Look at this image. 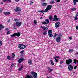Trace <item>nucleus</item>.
Listing matches in <instances>:
<instances>
[{"mask_svg":"<svg viewBox=\"0 0 78 78\" xmlns=\"http://www.w3.org/2000/svg\"><path fill=\"white\" fill-rule=\"evenodd\" d=\"M50 69H51V68L50 67H48L47 68V69L49 71V70H50Z\"/></svg>","mask_w":78,"mask_h":78,"instance_id":"nucleus-39","label":"nucleus"},{"mask_svg":"<svg viewBox=\"0 0 78 78\" xmlns=\"http://www.w3.org/2000/svg\"><path fill=\"white\" fill-rule=\"evenodd\" d=\"M15 25H16V27H19L21 26V25H22V22H17L15 24Z\"/></svg>","mask_w":78,"mask_h":78,"instance_id":"nucleus-7","label":"nucleus"},{"mask_svg":"<svg viewBox=\"0 0 78 78\" xmlns=\"http://www.w3.org/2000/svg\"><path fill=\"white\" fill-rule=\"evenodd\" d=\"M7 0H8L9 2H11V0H3V2H5V1H7Z\"/></svg>","mask_w":78,"mask_h":78,"instance_id":"nucleus-38","label":"nucleus"},{"mask_svg":"<svg viewBox=\"0 0 78 78\" xmlns=\"http://www.w3.org/2000/svg\"><path fill=\"white\" fill-rule=\"evenodd\" d=\"M22 69L20 68H19L18 70H19L20 71V70H21Z\"/></svg>","mask_w":78,"mask_h":78,"instance_id":"nucleus-54","label":"nucleus"},{"mask_svg":"<svg viewBox=\"0 0 78 78\" xmlns=\"http://www.w3.org/2000/svg\"><path fill=\"white\" fill-rule=\"evenodd\" d=\"M76 54H77V55H78V53H77Z\"/></svg>","mask_w":78,"mask_h":78,"instance_id":"nucleus-64","label":"nucleus"},{"mask_svg":"<svg viewBox=\"0 0 78 78\" xmlns=\"http://www.w3.org/2000/svg\"><path fill=\"white\" fill-rule=\"evenodd\" d=\"M40 19L41 20H42V19H43V18H42V17H41L40 18Z\"/></svg>","mask_w":78,"mask_h":78,"instance_id":"nucleus-57","label":"nucleus"},{"mask_svg":"<svg viewBox=\"0 0 78 78\" xmlns=\"http://www.w3.org/2000/svg\"><path fill=\"white\" fill-rule=\"evenodd\" d=\"M47 5V4L46 3L44 2L42 4L43 6H46Z\"/></svg>","mask_w":78,"mask_h":78,"instance_id":"nucleus-22","label":"nucleus"},{"mask_svg":"<svg viewBox=\"0 0 78 78\" xmlns=\"http://www.w3.org/2000/svg\"><path fill=\"white\" fill-rule=\"evenodd\" d=\"M58 20L59 18H57V16L56 15H54L53 21H58Z\"/></svg>","mask_w":78,"mask_h":78,"instance_id":"nucleus-10","label":"nucleus"},{"mask_svg":"<svg viewBox=\"0 0 78 78\" xmlns=\"http://www.w3.org/2000/svg\"><path fill=\"white\" fill-rule=\"evenodd\" d=\"M50 62H51V64L52 65H54V63H53V60H50Z\"/></svg>","mask_w":78,"mask_h":78,"instance_id":"nucleus-25","label":"nucleus"},{"mask_svg":"<svg viewBox=\"0 0 78 78\" xmlns=\"http://www.w3.org/2000/svg\"><path fill=\"white\" fill-rule=\"evenodd\" d=\"M66 64L68 65H69L70 64H71L72 62V60L71 59H69L66 60Z\"/></svg>","mask_w":78,"mask_h":78,"instance_id":"nucleus-4","label":"nucleus"},{"mask_svg":"<svg viewBox=\"0 0 78 78\" xmlns=\"http://www.w3.org/2000/svg\"><path fill=\"white\" fill-rule=\"evenodd\" d=\"M58 37L61 38V37H62V35H61V34L60 33L59 35H58Z\"/></svg>","mask_w":78,"mask_h":78,"instance_id":"nucleus-28","label":"nucleus"},{"mask_svg":"<svg viewBox=\"0 0 78 78\" xmlns=\"http://www.w3.org/2000/svg\"><path fill=\"white\" fill-rule=\"evenodd\" d=\"M48 34L50 37H52L53 34H52V30H49L48 32Z\"/></svg>","mask_w":78,"mask_h":78,"instance_id":"nucleus-5","label":"nucleus"},{"mask_svg":"<svg viewBox=\"0 0 78 78\" xmlns=\"http://www.w3.org/2000/svg\"><path fill=\"white\" fill-rule=\"evenodd\" d=\"M55 35L56 36H58V34L55 33Z\"/></svg>","mask_w":78,"mask_h":78,"instance_id":"nucleus-53","label":"nucleus"},{"mask_svg":"<svg viewBox=\"0 0 78 78\" xmlns=\"http://www.w3.org/2000/svg\"><path fill=\"white\" fill-rule=\"evenodd\" d=\"M14 63H12L11 65V68H13V67H14Z\"/></svg>","mask_w":78,"mask_h":78,"instance_id":"nucleus-32","label":"nucleus"},{"mask_svg":"<svg viewBox=\"0 0 78 78\" xmlns=\"http://www.w3.org/2000/svg\"><path fill=\"white\" fill-rule=\"evenodd\" d=\"M14 10L16 12H17V11H21V9L19 7H16Z\"/></svg>","mask_w":78,"mask_h":78,"instance_id":"nucleus-13","label":"nucleus"},{"mask_svg":"<svg viewBox=\"0 0 78 78\" xmlns=\"http://www.w3.org/2000/svg\"><path fill=\"white\" fill-rule=\"evenodd\" d=\"M49 10L48 9H45V10L44 11L45 12H47Z\"/></svg>","mask_w":78,"mask_h":78,"instance_id":"nucleus-27","label":"nucleus"},{"mask_svg":"<svg viewBox=\"0 0 78 78\" xmlns=\"http://www.w3.org/2000/svg\"><path fill=\"white\" fill-rule=\"evenodd\" d=\"M2 11H3V9H0V12H2Z\"/></svg>","mask_w":78,"mask_h":78,"instance_id":"nucleus-50","label":"nucleus"},{"mask_svg":"<svg viewBox=\"0 0 78 78\" xmlns=\"http://www.w3.org/2000/svg\"><path fill=\"white\" fill-rule=\"evenodd\" d=\"M56 35H54V39H55L56 38Z\"/></svg>","mask_w":78,"mask_h":78,"instance_id":"nucleus-49","label":"nucleus"},{"mask_svg":"<svg viewBox=\"0 0 78 78\" xmlns=\"http://www.w3.org/2000/svg\"><path fill=\"white\" fill-rule=\"evenodd\" d=\"M10 56H8L7 57V58L8 59H9V60H10L9 59H10Z\"/></svg>","mask_w":78,"mask_h":78,"instance_id":"nucleus-37","label":"nucleus"},{"mask_svg":"<svg viewBox=\"0 0 78 78\" xmlns=\"http://www.w3.org/2000/svg\"><path fill=\"white\" fill-rule=\"evenodd\" d=\"M33 76L34 78H37V73L34 72H31L30 73Z\"/></svg>","mask_w":78,"mask_h":78,"instance_id":"nucleus-1","label":"nucleus"},{"mask_svg":"<svg viewBox=\"0 0 78 78\" xmlns=\"http://www.w3.org/2000/svg\"><path fill=\"white\" fill-rule=\"evenodd\" d=\"M14 21L15 22H17V19H15Z\"/></svg>","mask_w":78,"mask_h":78,"instance_id":"nucleus-47","label":"nucleus"},{"mask_svg":"<svg viewBox=\"0 0 78 78\" xmlns=\"http://www.w3.org/2000/svg\"><path fill=\"white\" fill-rule=\"evenodd\" d=\"M78 17V16H75V17H74L75 20H78V17Z\"/></svg>","mask_w":78,"mask_h":78,"instance_id":"nucleus-23","label":"nucleus"},{"mask_svg":"<svg viewBox=\"0 0 78 78\" xmlns=\"http://www.w3.org/2000/svg\"><path fill=\"white\" fill-rule=\"evenodd\" d=\"M4 28H5V26H3L2 24L0 25V31H1Z\"/></svg>","mask_w":78,"mask_h":78,"instance_id":"nucleus-16","label":"nucleus"},{"mask_svg":"<svg viewBox=\"0 0 78 78\" xmlns=\"http://www.w3.org/2000/svg\"><path fill=\"white\" fill-rule=\"evenodd\" d=\"M76 30H78V26L76 27Z\"/></svg>","mask_w":78,"mask_h":78,"instance_id":"nucleus-46","label":"nucleus"},{"mask_svg":"<svg viewBox=\"0 0 78 78\" xmlns=\"http://www.w3.org/2000/svg\"><path fill=\"white\" fill-rule=\"evenodd\" d=\"M2 45V41H0V47H1Z\"/></svg>","mask_w":78,"mask_h":78,"instance_id":"nucleus-36","label":"nucleus"},{"mask_svg":"<svg viewBox=\"0 0 78 78\" xmlns=\"http://www.w3.org/2000/svg\"><path fill=\"white\" fill-rule=\"evenodd\" d=\"M47 31H45L43 33V34H44V36L47 35Z\"/></svg>","mask_w":78,"mask_h":78,"instance_id":"nucleus-24","label":"nucleus"},{"mask_svg":"<svg viewBox=\"0 0 78 78\" xmlns=\"http://www.w3.org/2000/svg\"><path fill=\"white\" fill-rule=\"evenodd\" d=\"M52 8V5H48L47 7V9H48L49 10L51 9V8Z\"/></svg>","mask_w":78,"mask_h":78,"instance_id":"nucleus-14","label":"nucleus"},{"mask_svg":"<svg viewBox=\"0 0 78 78\" xmlns=\"http://www.w3.org/2000/svg\"><path fill=\"white\" fill-rule=\"evenodd\" d=\"M12 56L13 59H14V57H15V54H14L12 53Z\"/></svg>","mask_w":78,"mask_h":78,"instance_id":"nucleus-31","label":"nucleus"},{"mask_svg":"<svg viewBox=\"0 0 78 78\" xmlns=\"http://www.w3.org/2000/svg\"><path fill=\"white\" fill-rule=\"evenodd\" d=\"M77 61V60H76V59H74V63H75V64H76Z\"/></svg>","mask_w":78,"mask_h":78,"instance_id":"nucleus-30","label":"nucleus"},{"mask_svg":"<svg viewBox=\"0 0 78 78\" xmlns=\"http://www.w3.org/2000/svg\"><path fill=\"white\" fill-rule=\"evenodd\" d=\"M23 52H24V50L21 51L20 52L21 54H22V53H23Z\"/></svg>","mask_w":78,"mask_h":78,"instance_id":"nucleus-41","label":"nucleus"},{"mask_svg":"<svg viewBox=\"0 0 78 78\" xmlns=\"http://www.w3.org/2000/svg\"><path fill=\"white\" fill-rule=\"evenodd\" d=\"M10 22V20H8L7 21V22Z\"/></svg>","mask_w":78,"mask_h":78,"instance_id":"nucleus-56","label":"nucleus"},{"mask_svg":"<svg viewBox=\"0 0 78 78\" xmlns=\"http://www.w3.org/2000/svg\"><path fill=\"white\" fill-rule=\"evenodd\" d=\"M15 1H16V2H19V0H15Z\"/></svg>","mask_w":78,"mask_h":78,"instance_id":"nucleus-61","label":"nucleus"},{"mask_svg":"<svg viewBox=\"0 0 78 78\" xmlns=\"http://www.w3.org/2000/svg\"><path fill=\"white\" fill-rule=\"evenodd\" d=\"M49 19L50 21H51V20H52V19H53V16H52V15H50L49 16Z\"/></svg>","mask_w":78,"mask_h":78,"instance_id":"nucleus-18","label":"nucleus"},{"mask_svg":"<svg viewBox=\"0 0 78 78\" xmlns=\"http://www.w3.org/2000/svg\"><path fill=\"white\" fill-rule=\"evenodd\" d=\"M3 14L5 15H9L10 14V12H4Z\"/></svg>","mask_w":78,"mask_h":78,"instance_id":"nucleus-21","label":"nucleus"},{"mask_svg":"<svg viewBox=\"0 0 78 78\" xmlns=\"http://www.w3.org/2000/svg\"><path fill=\"white\" fill-rule=\"evenodd\" d=\"M45 21L42 22L43 25H47L49 23V20L48 19L45 20Z\"/></svg>","mask_w":78,"mask_h":78,"instance_id":"nucleus-6","label":"nucleus"},{"mask_svg":"<svg viewBox=\"0 0 78 78\" xmlns=\"http://www.w3.org/2000/svg\"><path fill=\"white\" fill-rule=\"evenodd\" d=\"M56 2H61V0H57Z\"/></svg>","mask_w":78,"mask_h":78,"instance_id":"nucleus-44","label":"nucleus"},{"mask_svg":"<svg viewBox=\"0 0 78 78\" xmlns=\"http://www.w3.org/2000/svg\"><path fill=\"white\" fill-rule=\"evenodd\" d=\"M18 48L20 49H24L26 48V46L22 44H20L18 46Z\"/></svg>","mask_w":78,"mask_h":78,"instance_id":"nucleus-3","label":"nucleus"},{"mask_svg":"<svg viewBox=\"0 0 78 78\" xmlns=\"http://www.w3.org/2000/svg\"><path fill=\"white\" fill-rule=\"evenodd\" d=\"M22 68H23V67L22 66H21V69H22Z\"/></svg>","mask_w":78,"mask_h":78,"instance_id":"nucleus-62","label":"nucleus"},{"mask_svg":"<svg viewBox=\"0 0 78 78\" xmlns=\"http://www.w3.org/2000/svg\"><path fill=\"white\" fill-rule=\"evenodd\" d=\"M50 3V4H54V3H55V2L53 1H51Z\"/></svg>","mask_w":78,"mask_h":78,"instance_id":"nucleus-34","label":"nucleus"},{"mask_svg":"<svg viewBox=\"0 0 78 78\" xmlns=\"http://www.w3.org/2000/svg\"><path fill=\"white\" fill-rule=\"evenodd\" d=\"M7 34H10V31H8L7 32Z\"/></svg>","mask_w":78,"mask_h":78,"instance_id":"nucleus-45","label":"nucleus"},{"mask_svg":"<svg viewBox=\"0 0 78 78\" xmlns=\"http://www.w3.org/2000/svg\"><path fill=\"white\" fill-rule=\"evenodd\" d=\"M76 9L75 8H74L72 9H71V11H75V10H76Z\"/></svg>","mask_w":78,"mask_h":78,"instance_id":"nucleus-29","label":"nucleus"},{"mask_svg":"<svg viewBox=\"0 0 78 78\" xmlns=\"http://www.w3.org/2000/svg\"><path fill=\"white\" fill-rule=\"evenodd\" d=\"M34 23L35 24H36V23H37V21L34 20Z\"/></svg>","mask_w":78,"mask_h":78,"instance_id":"nucleus-40","label":"nucleus"},{"mask_svg":"<svg viewBox=\"0 0 78 78\" xmlns=\"http://www.w3.org/2000/svg\"><path fill=\"white\" fill-rule=\"evenodd\" d=\"M73 0V2L74 3V5H76V2H78V0Z\"/></svg>","mask_w":78,"mask_h":78,"instance_id":"nucleus-19","label":"nucleus"},{"mask_svg":"<svg viewBox=\"0 0 78 78\" xmlns=\"http://www.w3.org/2000/svg\"><path fill=\"white\" fill-rule=\"evenodd\" d=\"M77 66H76L74 67V69H76V68L77 67Z\"/></svg>","mask_w":78,"mask_h":78,"instance_id":"nucleus-42","label":"nucleus"},{"mask_svg":"<svg viewBox=\"0 0 78 78\" xmlns=\"http://www.w3.org/2000/svg\"><path fill=\"white\" fill-rule=\"evenodd\" d=\"M25 60V58L23 57H22L20 58L18 60V62L19 63H21L22 62H23V61Z\"/></svg>","mask_w":78,"mask_h":78,"instance_id":"nucleus-8","label":"nucleus"},{"mask_svg":"<svg viewBox=\"0 0 78 78\" xmlns=\"http://www.w3.org/2000/svg\"><path fill=\"white\" fill-rule=\"evenodd\" d=\"M56 41L57 42H59L61 41V38L57 37L56 38Z\"/></svg>","mask_w":78,"mask_h":78,"instance_id":"nucleus-15","label":"nucleus"},{"mask_svg":"<svg viewBox=\"0 0 78 78\" xmlns=\"http://www.w3.org/2000/svg\"><path fill=\"white\" fill-rule=\"evenodd\" d=\"M28 63L29 64L31 65L32 64V60H29L28 61Z\"/></svg>","mask_w":78,"mask_h":78,"instance_id":"nucleus-20","label":"nucleus"},{"mask_svg":"<svg viewBox=\"0 0 78 78\" xmlns=\"http://www.w3.org/2000/svg\"><path fill=\"white\" fill-rule=\"evenodd\" d=\"M20 14H21V13H20V12H18V15H20Z\"/></svg>","mask_w":78,"mask_h":78,"instance_id":"nucleus-52","label":"nucleus"},{"mask_svg":"<svg viewBox=\"0 0 78 78\" xmlns=\"http://www.w3.org/2000/svg\"><path fill=\"white\" fill-rule=\"evenodd\" d=\"M69 53H72L73 52V49H69Z\"/></svg>","mask_w":78,"mask_h":78,"instance_id":"nucleus-33","label":"nucleus"},{"mask_svg":"<svg viewBox=\"0 0 78 78\" xmlns=\"http://www.w3.org/2000/svg\"><path fill=\"white\" fill-rule=\"evenodd\" d=\"M0 3L1 4H3V2H0Z\"/></svg>","mask_w":78,"mask_h":78,"instance_id":"nucleus-60","label":"nucleus"},{"mask_svg":"<svg viewBox=\"0 0 78 78\" xmlns=\"http://www.w3.org/2000/svg\"><path fill=\"white\" fill-rule=\"evenodd\" d=\"M41 27L43 29H44V30H46V31L48 30V28L47 27L41 26Z\"/></svg>","mask_w":78,"mask_h":78,"instance_id":"nucleus-17","label":"nucleus"},{"mask_svg":"<svg viewBox=\"0 0 78 78\" xmlns=\"http://www.w3.org/2000/svg\"><path fill=\"white\" fill-rule=\"evenodd\" d=\"M51 71H53V69H50L49 72L50 73L51 72Z\"/></svg>","mask_w":78,"mask_h":78,"instance_id":"nucleus-48","label":"nucleus"},{"mask_svg":"<svg viewBox=\"0 0 78 78\" xmlns=\"http://www.w3.org/2000/svg\"><path fill=\"white\" fill-rule=\"evenodd\" d=\"M38 12H41L42 13H44V10H40V11H38Z\"/></svg>","mask_w":78,"mask_h":78,"instance_id":"nucleus-26","label":"nucleus"},{"mask_svg":"<svg viewBox=\"0 0 78 78\" xmlns=\"http://www.w3.org/2000/svg\"><path fill=\"white\" fill-rule=\"evenodd\" d=\"M13 28L14 29H15V30H17V28L16 27H14Z\"/></svg>","mask_w":78,"mask_h":78,"instance_id":"nucleus-59","label":"nucleus"},{"mask_svg":"<svg viewBox=\"0 0 78 78\" xmlns=\"http://www.w3.org/2000/svg\"><path fill=\"white\" fill-rule=\"evenodd\" d=\"M8 30V28H7L6 29V30Z\"/></svg>","mask_w":78,"mask_h":78,"instance_id":"nucleus-63","label":"nucleus"},{"mask_svg":"<svg viewBox=\"0 0 78 78\" xmlns=\"http://www.w3.org/2000/svg\"><path fill=\"white\" fill-rule=\"evenodd\" d=\"M42 2H44L45 1V0H41Z\"/></svg>","mask_w":78,"mask_h":78,"instance_id":"nucleus-58","label":"nucleus"},{"mask_svg":"<svg viewBox=\"0 0 78 78\" xmlns=\"http://www.w3.org/2000/svg\"><path fill=\"white\" fill-rule=\"evenodd\" d=\"M30 3L31 4H32V3H33V2H32V1H30Z\"/></svg>","mask_w":78,"mask_h":78,"instance_id":"nucleus-51","label":"nucleus"},{"mask_svg":"<svg viewBox=\"0 0 78 78\" xmlns=\"http://www.w3.org/2000/svg\"><path fill=\"white\" fill-rule=\"evenodd\" d=\"M62 63H64V61L62 60L60 62V64H62Z\"/></svg>","mask_w":78,"mask_h":78,"instance_id":"nucleus-35","label":"nucleus"},{"mask_svg":"<svg viewBox=\"0 0 78 78\" xmlns=\"http://www.w3.org/2000/svg\"><path fill=\"white\" fill-rule=\"evenodd\" d=\"M76 16L78 17V12H77V14H76Z\"/></svg>","mask_w":78,"mask_h":78,"instance_id":"nucleus-55","label":"nucleus"},{"mask_svg":"<svg viewBox=\"0 0 78 78\" xmlns=\"http://www.w3.org/2000/svg\"><path fill=\"white\" fill-rule=\"evenodd\" d=\"M69 39H70V40H72V37H70L69 38Z\"/></svg>","mask_w":78,"mask_h":78,"instance_id":"nucleus-43","label":"nucleus"},{"mask_svg":"<svg viewBox=\"0 0 78 78\" xmlns=\"http://www.w3.org/2000/svg\"><path fill=\"white\" fill-rule=\"evenodd\" d=\"M68 68L69 70L70 71H72V70H73V67L72 66V65H69L68 66Z\"/></svg>","mask_w":78,"mask_h":78,"instance_id":"nucleus-9","label":"nucleus"},{"mask_svg":"<svg viewBox=\"0 0 78 78\" xmlns=\"http://www.w3.org/2000/svg\"><path fill=\"white\" fill-rule=\"evenodd\" d=\"M60 24V22H57L56 23H55V28H58V27H59Z\"/></svg>","mask_w":78,"mask_h":78,"instance_id":"nucleus-11","label":"nucleus"},{"mask_svg":"<svg viewBox=\"0 0 78 78\" xmlns=\"http://www.w3.org/2000/svg\"><path fill=\"white\" fill-rule=\"evenodd\" d=\"M20 36V32H18V33H14L13 35H12L11 36V37H14V36H18L19 37Z\"/></svg>","mask_w":78,"mask_h":78,"instance_id":"nucleus-2","label":"nucleus"},{"mask_svg":"<svg viewBox=\"0 0 78 78\" xmlns=\"http://www.w3.org/2000/svg\"><path fill=\"white\" fill-rule=\"evenodd\" d=\"M59 58H60L58 56H56L54 57V59L56 60L55 62H58V59H59Z\"/></svg>","mask_w":78,"mask_h":78,"instance_id":"nucleus-12","label":"nucleus"}]
</instances>
